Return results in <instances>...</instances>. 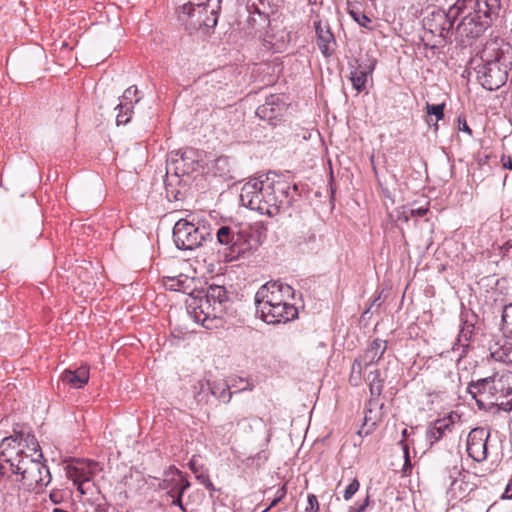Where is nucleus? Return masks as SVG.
<instances>
[{"label": "nucleus", "mask_w": 512, "mask_h": 512, "mask_svg": "<svg viewBox=\"0 0 512 512\" xmlns=\"http://www.w3.org/2000/svg\"><path fill=\"white\" fill-rule=\"evenodd\" d=\"M211 238V233L205 227H198L186 219L178 220L173 228V240L178 249L193 250Z\"/></svg>", "instance_id": "obj_9"}, {"label": "nucleus", "mask_w": 512, "mask_h": 512, "mask_svg": "<svg viewBox=\"0 0 512 512\" xmlns=\"http://www.w3.org/2000/svg\"><path fill=\"white\" fill-rule=\"evenodd\" d=\"M500 0H468V8L456 27L462 42L478 38L498 17Z\"/></svg>", "instance_id": "obj_3"}, {"label": "nucleus", "mask_w": 512, "mask_h": 512, "mask_svg": "<svg viewBox=\"0 0 512 512\" xmlns=\"http://www.w3.org/2000/svg\"><path fill=\"white\" fill-rule=\"evenodd\" d=\"M468 391L474 398L477 395L486 396L485 400L493 404L512 395V372L503 371L491 377L479 379L476 383L469 385Z\"/></svg>", "instance_id": "obj_8"}, {"label": "nucleus", "mask_w": 512, "mask_h": 512, "mask_svg": "<svg viewBox=\"0 0 512 512\" xmlns=\"http://www.w3.org/2000/svg\"><path fill=\"white\" fill-rule=\"evenodd\" d=\"M355 21H357L361 26L366 27L367 23L370 22V19L366 15L361 14L359 18H355Z\"/></svg>", "instance_id": "obj_44"}, {"label": "nucleus", "mask_w": 512, "mask_h": 512, "mask_svg": "<svg viewBox=\"0 0 512 512\" xmlns=\"http://www.w3.org/2000/svg\"><path fill=\"white\" fill-rule=\"evenodd\" d=\"M490 48L484 50V64L477 70V79L483 88L493 91L503 86L508 77L504 52L492 48L495 55H488Z\"/></svg>", "instance_id": "obj_7"}, {"label": "nucleus", "mask_w": 512, "mask_h": 512, "mask_svg": "<svg viewBox=\"0 0 512 512\" xmlns=\"http://www.w3.org/2000/svg\"><path fill=\"white\" fill-rule=\"evenodd\" d=\"M386 348V341L375 339L371 342L364 353L358 357V359L364 364L365 367H367L377 363L382 358Z\"/></svg>", "instance_id": "obj_21"}, {"label": "nucleus", "mask_w": 512, "mask_h": 512, "mask_svg": "<svg viewBox=\"0 0 512 512\" xmlns=\"http://www.w3.org/2000/svg\"><path fill=\"white\" fill-rule=\"evenodd\" d=\"M285 110L286 106L281 97L270 95L266 98L265 103L256 109V115L271 125H275L276 121L281 119Z\"/></svg>", "instance_id": "obj_16"}, {"label": "nucleus", "mask_w": 512, "mask_h": 512, "mask_svg": "<svg viewBox=\"0 0 512 512\" xmlns=\"http://www.w3.org/2000/svg\"><path fill=\"white\" fill-rule=\"evenodd\" d=\"M490 433L487 429L478 427L472 429L467 437V453L476 462H482L487 458V442Z\"/></svg>", "instance_id": "obj_13"}, {"label": "nucleus", "mask_w": 512, "mask_h": 512, "mask_svg": "<svg viewBox=\"0 0 512 512\" xmlns=\"http://www.w3.org/2000/svg\"><path fill=\"white\" fill-rule=\"evenodd\" d=\"M98 464L95 461L77 462L76 465L67 466V476L77 486L81 494H85L84 483L90 481Z\"/></svg>", "instance_id": "obj_17"}, {"label": "nucleus", "mask_w": 512, "mask_h": 512, "mask_svg": "<svg viewBox=\"0 0 512 512\" xmlns=\"http://www.w3.org/2000/svg\"><path fill=\"white\" fill-rule=\"evenodd\" d=\"M375 68V61H370L368 64H358L353 71H351L350 80L353 88L357 92H362L366 88L368 74H371Z\"/></svg>", "instance_id": "obj_22"}, {"label": "nucleus", "mask_w": 512, "mask_h": 512, "mask_svg": "<svg viewBox=\"0 0 512 512\" xmlns=\"http://www.w3.org/2000/svg\"><path fill=\"white\" fill-rule=\"evenodd\" d=\"M138 92L137 86L132 85L119 98V104L115 108L118 111L116 116L117 125H125L130 121L134 104L140 101Z\"/></svg>", "instance_id": "obj_15"}, {"label": "nucleus", "mask_w": 512, "mask_h": 512, "mask_svg": "<svg viewBox=\"0 0 512 512\" xmlns=\"http://www.w3.org/2000/svg\"><path fill=\"white\" fill-rule=\"evenodd\" d=\"M49 497L55 505L61 504L65 500V494L61 490H52Z\"/></svg>", "instance_id": "obj_36"}, {"label": "nucleus", "mask_w": 512, "mask_h": 512, "mask_svg": "<svg viewBox=\"0 0 512 512\" xmlns=\"http://www.w3.org/2000/svg\"><path fill=\"white\" fill-rule=\"evenodd\" d=\"M25 446L21 436L5 437L0 443V460L9 464L11 468L17 460L27 454L24 451Z\"/></svg>", "instance_id": "obj_14"}, {"label": "nucleus", "mask_w": 512, "mask_h": 512, "mask_svg": "<svg viewBox=\"0 0 512 512\" xmlns=\"http://www.w3.org/2000/svg\"><path fill=\"white\" fill-rule=\"evenodd\" d=\"M360 483L357 478H354L351 483L346 487L343 497L346 501L350 500L355 493L359 490Z\"/></svg>", "instance_id": "obj_33"}, {"label": "nucleus", "mask_w": 512, "mask_h": 512, "mask_svg": "<svg viewBox=\"0 0 512 512\" xmlns=\"http://www.w3.org/2000/svg\"><path fill=\"white\" fill-rule=\"evenodd\" d=\"M286 493H287L286 486L283 485L277 489V491L275 493V497L279 498V500H282L285 497Z\"/></svg>", "instance_id": "obj_43"}, {"label": "nucleus", "mask_w": 512, "mask_h": 512, "mask_svg": "<svg viewBox=\"0 0 512 512\" xmlns=\"http://www.w3.org/2000/svg\"><path fill=\"white\" fill-rule=\"evenodd\" d=\"M34 455L22 456L10 468L15 475H19L22 485L32 491H42L50 482L51 474L48 467L40 460L42 453L37 448H32Z\"/></svg>", "instance_id": "obj_4"}, {"label": "nucleus", "mask_w": 512, "mask_h": 512, "mask_svg": "<svg viewBox=\"0 0 512 512\" xmlns=\"http://www.w3.org/2000/svg\"><path fill=\"white\" fill-rule=\"evenodd\" d=\"M164 286L171 291L191 294L194 291V278L185 274L163 277Z\"/></svg>", "instance_id": "obj_19"}, {"label": "nucleus", "mask_w": 512, "mask_h": 512, "mask_svg": "<svg viewBox=\"0 0 512 512\" xmlns=\"http://www.w3.org/2000/svg\"><path fill=\"white\" fill-rule=\"evenodd\" d=\"M215 163L218 168H224L225 166L228 165L229 160L227 157H219L216 159Z\"/></svg>", "instance_id": "obj_42"}, {"label": "nucleus", "mask_w": 512, "mask_h": 512, "mask_svg": "<svg viewBox=\"0 0 512 512\" xmlns=\"http://www.w3.org/2000/svg\"><path fill=\"white\" fill-rule=\"evenodd\" d=\"M504 363L512 364V340L510 342V348H509V351H508V356L504 357Z\"/></svg>", "instance_id": "obj_46"}, {"label": "nucleus", "mask_w": 512, "mask_h": 512, "mask_svg": "<svg viewBox=\"0 0 512 512\" xmlns=\"http://www.w3.org/2000/svg\"><path fill=\"white\" fill-rule=\"evenodd\" d=\"M317 36V45L325 57H330L334 52L335 38L327 23L321 20L314 22Z\"/></svg>", "instance_id": "obj_18"}, {"label": "nucleus", "mask_w": 512, "mask_h": 512, "mask_svg": "<svg viewBox=\"0 0 512 512\" xmlns=\"http://www.w3.org/2000/svg\"><path fill=\"white\" fill-rule=\"evenodd\" d=\"M185 157H186V153H183L182 156H181V160L185 161Z\"/></svg>", "instance_id": "obj_52"}, {"label": "nucleus", "mask_w": 512, "mask_h": 512, "mask_svg": "<svg viewBox=\"0 0 512 512\" xmlns=\"http://www.w3.org/2000/svg\"><path fill=\"white\" fill-rule=\"evenodd\" d=\"M159 486L168 490V495L173 498L172 505L178 506L183 512H186L182 504V495L190 487V483L179 470L171 469Z\"/></svg>", "instance_id": "obj_12"}, {"label": "nucleus", "mask_w": 512, "mask_h": 512, "mask_svg": "<svg viewBox=\"0 0 512 512\" xmlns=\"http://www.w3.org/2000/svg\"><path fill=\"white\" fill-rule=\"evenodd\" d=\"M445 21L446 20H445V12L444 11L432 12L430 16H428L424 19V27L430 33L445 38V29L446 28L440 27V24Z\"/></svg>", "instance_id": "obj_25"}, {"label": "nucleus", "mask_w": 512, "mask_h": 512, "mask_svg": "<svg viewBox=\"0 0 512 512\" xmlns=\"http://www.w3.org/2000/svg\"><path fill=\"white\" fill-rule=\"evenodd\" d=\"M351 15L355 19V18H359L361 14H357L355 12H351Z\"/></svg>", "instance_id": "obj_51"}, {"label": "nucleus", "mask_w": 512, "mask_h": 512, "mask_svg": "<svg viewBox=\"0 0 512 512\" xmlns=\"http://www.w3.org/2000/svg\"><path fill=\"white\" fill-rule=\"evenodd\" d=\"M502 168L512 170V157L508 155H502L500 158Z\"/></svg>", "instance_id": "obj_41"}, {"label": "nucleus", "mask_w": 512, "mask_h": 512, "mask_svg": "<svg viewBox=\"0 0 512 512\" xmlns=\"http://www.w3.org/2000/svg\"><path fill=\"white\" fill-rule=\"evenodd\" d=\"M308 505L305 509L306 512H318L319 503L317 497L314 494H309L307 497Z\"/></svg>", "instance_id": "obj_35"}, {"label": "nucleus", "mask_w": 512, "mask_h": 512, "mask_svg": "<svg viewBox=\"0 0 512 512\" xmlns=\"http://www.w3.org/2000/svg\"><path fill=\"white\" fill-rule=\"evenodd\" d=\"M293 298L294 289L290 285L279 281H269L262 285L256 292L255 303H291Z\"/></svg>", "instance_id": "obj_11"}, {"label": "nucleus", "mask_w": 512, "mask_h": 512, "mask_svg": "<svg viewBox=\"0 0 512 512\" xmlns=\"http://www.w3.org/2000/svg\"><path fill=\"white\" fill-rule=\"evenodd\" d=\"M201 388H204V386H208V388L211 390V393L214 396H217L219 399H222L225 403H229L232 398V392L230 391V385L226 384L221 388V391L218 393V385L213 384L211 385L209 382H201L200 383Z\"/></svg>", "instance_id": "obj_29"}, {"label": "nucleus", "mask_w": 512, "mask_h": 512, "mask_svg": "<svg viewBox=\"0 0 512 512\" xmlns=\"http://www.w3.org/2000/svg\"><path fill=\"white\" fill-rule=\"evenodd\" d=\"M455 484H457V480H453L451 486H454Z\"/></svg>", "instance_id": "obj_53"}, {"label": "nucleus", "mask_w": 512, "mask_h": 512, "mask_svg": "<svg viewBox=\"0 0 512 512\" xmlns=\"http://www.w3.org/2000/svg\"><path fill=\"white\" fill-rule=\"evenodd\" d=\"M444 104H429L426 105V111L428 115H434L436 120L439 121L444 117Z\"/></svg>", "instance_id": "obj_32"}, {"label": "nucleus", "mask_w": 512, "mask_h": 512, "mask_svg": "<svg viewBox=\"0 0 512 512\" xmlns=\"http://www.w3.org/2000/svg\"><path fill=\"white\" fill-rule=\"evenodd\" d=\"M428 207H419V208H411L407 212H405V219L413 217H423L428 212Z\"/></svg>", "instance_id": "obj_34"}, {"label": "nucleus", "mask_w": 512, "mask_h": 512, "mask_svg": "<svg viewBox=\"0 0 512 512\" xmlns=\"http://www.w3.org/2000/svg\"><path fill=\"white\" fill-rule=\"evenodd\" d=\"M216 238L223 247L226 261L231 262L250 253L257 246V241L252 237L248 229H241L237 224L221 225Z\"/></svg>", "instance_id": "obj_5"}, {"label": "nucleus", "mask_w": 512, "mask_h": 512, "mask_svg": "<svg viewBox=\"0 0 512 512\" xmlns=\"http://www.w3.org/2000/svg\"><path fill=\"white\" fill-rule=\"evenodd\" d=\"M502 329L504 335L512 339V303L504 306L502 312Z\"/></svg>", "instance_id": "obj_30"}, {"label": "nucleus", "mask_w": 512, "mask_h": 512, "mask_svg": "<svg viewBox=\"0 0 512 512\" xmlns=\"http://www.w3.org/2000/svg\"><path fill=\"white\" fill-rule=\"evenodd\" d=\"M255 305L256 313L268 324L286 323L298 316V310L293 303L263 302Z\"/></svg>", "instance_id": "obj_10"}, {"label": "nucleus", "mask_w": 512, "mask_h": 512, "mask_svg": "<svg viewBox=\"0 0 512 512\" xmlns=\"http://www.w3.org/2000/svg\"><path fill=\"white\" fill-rule=\"evenodd\" d=\"M222 0H197L181 7L179 18L189 29L213 28L218 21Z\"/></svg>", "instance_id": "obj_6"}, {"label": "nucleus", "mask_w": 512, "mask_h": 512, "mask_svg": "<svg viewBox=\"0 0 512 512\" xmlns=\"http://www.w3.org/2000/svg\"><path fill=\"white\" fill-rule=\"evenodd\" d=\"M407 429H404L402 431V436H403V439L399 442V444L402 446L403 448V451H404V456H405V461H406V464L409 463V452H408V446L407 444H405L404 440L407 436Z\"/></svg>", "instance_id": "obj_39"}, {"label": "nucleus", "mask_w": 512, "mask_h": 512, "mask_svg": "<svg viewBox=\"0 0 512 512\" xmlns=\"http://www.w3.org/2000/svg\"><path fill=\"white\" fill-rule=\"evenodd\" d=\"M6 474V467L4 464L0 463V480L5 476Z\"/></svg>", "instance_id": "obj_48"}, {"label": "nucleus", "mask_w": 512, "mask_h": 512, "mask_svg": "<svg viewBox=\"0 0 512 512\" xmlns=\"http://www.w3.org/2000/svg\"><path fill=\"white\" fill-rule=\"evenodd\" d=\"M228 302L229 295L224 286L210 285L204 298H191L187 311L196 323L206 329H216L221 325Z\"/></svg>", "instance_id": "obj_2"}, {"label": "nucleus", "mask_w": 512, "mask_h": 512, "mask_svg": "<svg viewBox=\"0 0 512 512\" xmlns=\"http://www.w3.org/2000/svg\"><path fill=\"white\" fill-rule=\"evenodd\" d=\"M196 478L197 480L202 484L204 485L208 490L210 491H213L214 490V485L213 483L211 482V480L209 479V476L207 474H204V473H199L196 475Z\"/></svg>", "instance_id": "obj_37"}, {"label": "nucleus", "mask_w": 512, "mask_h": 512, "mask_svg": "<svg viewBox=\"0 0 512 512\" xmlns=\"http://www.w3.org/2000/svg\"><path fill=\"white\" fill-rule=\"evenodd\" d=\"M366 368L364 364L356 358L352 364L351 375H350V383L354 386H358L362 379V370Z\"/></svg>", "instance_id": "obj_31"}, {"label": "nucleus", "mask_w": 512, "mask_h": 512, "mask_svg": "<svg viewBox=\"0 0 512 512\" xmlns=\"http://www.w3.org/2000/svg\"><path fill=\"white\" fill-rule=\"evenodd\" d=\"M369 389L372 397H379L383 390V381L380 379L378 370L371 371L368 374Z\"/></svg>", "instance_id": "obj_28"}, {"label": "nucleus", "mask_w": 512, "mask_h": 512, "mask_svg": "<svg viewBox=\"0 0 512 512\" xmlns=\"http://www.w3.org/2000/svg\"><path fill=\"white\" fill-rule=\"evenodd\" d=\"M369 501V496H366L362 504H359L358 506H350L349 512H364L369 505Z\"/></svg>", "instance_id": "obj_38"}, {"label": "nucleus", "mask_w": 512, "mask_h": 512, "mask_svg": "<svg viewBox=\"0 0 512 512\" xmlns=\"http://www.w3.org/2000/svg\"><path fill=\"white\" fill-rule=\"evenodd\" d=\"M280 501L281 500H279V498L275 497L268 507H270V509H271L272 507L276 506Z\"/></svg>", "instance_id": "obj_50"}, {"label": "nucleus", "mask_w": 512, "mask_h": 512, "mask_svg": "<svg viewBox=\"0 0 512 512\" xmlns=\"http://www.w3.org/2000/svg\"><path fill=\"white\" fill-rule=\"evenodd\" d=\"M473 329V325L464 324L460 330L456 343L452 347L453 351L461 347L462 350L459 354V359H461L466 354L468 343L472 337Z\"/></svg>", "instance_id": "obj_26"}, {"label": "nucleus", "mask_w": 512, "mask_h": 512, "mask_svg": "<svg viewBox=\"0 0 512 512\" xmlns=\"http://www.w3.org/2000/svg\"><path fill=\"white\" fill-rule=\"evenodd\" d=\"M458 128L460 131H464V132L468 133L469 135H472V130L468 126L465 118L458 117Z\"/></svg>", "instance_id": "obj_40"}, {"label": "nucleus", "mask_w": 512, "mask_h": 512, "mask_svg": "<svg viewBox=\"0 0 512 512\" xmlns=\"http://www.w3.org/2000/svg\"><path fill=\"white\" fill-rule=\"evenodd\" d=\"M468 8V0H457L445 13V22L440 24V27L445 29V36L452 29L455 20L461 16Z\"/></svg>", "instance_id": "obj_24"}, {"label": "nucleus", "mask_w": 512, "mask_h": 512, "mask_svg": "<svg viewBox=\"0 0 512 512\" xmlns=\"http://www.w3.org/2000/svg\"><path fill=\"white\" fill-rule=\"evenodd\" d=\"M61 379L72 388H81L87 384L89 380V369L85 366H81L76 370H65L61 375Z\"/></svg>", "instance_id": "obj_23"}, {"label": "nucleus", "mask_w": 512, "mask_h": 512, "mask_svg": "<svg viewBox=\"0 0 512 512\" xmlns=\"http://www.w3.org/2000/svg\"><path fill=\"white\" fill-rule=\"evenodd\" d=\"M453 426V421L450 417H444L432 422L426 430V439L433 445L444 437L446 432H450Z\"/></svg>", "instance_id": "obj_20"}, {"label": "nucleus", "mask_w": 512, "mask_h": 512, "mask_svg": "<svg viewBox=\"0 0 512 512\" xmlns=\"http://www.w3.org/2000/svg\"><path fill=\"white\" fill-rule=\"evenodd\" d=\"M270 510V507H267L266 509H264L262 512H268Z\"/></svg>", "instance_id": "obj_54"}, {"label": "nucleus", "mask_w": 512, "mask_h": 512, "mask_svg": "<svg viewBox=\"0 0 512 512\" xmlns=\"http://www.w3.org/2000/svg\"><path fill=\"white\" fill-rule=\"evenodd\" d=\"M503 498H508V499L512 498V481H510L507 484L505 491L503 493Z\"/></svg>", "instance_id": "obj_45"}, {"label": "nucleus", "mask_w": 512, "mask_h": 512, "mask_svg": "<svg viewBox=\"0 0 512 512\" xmlns=\"http://www.w3.org/2000/svg\"><path fill=\"white\" fill-rule=\"evenodd\" d=\"M290 183L276 173H268L249 179L241 188L240 201L251 210L269 217L276 216L287 210L292 204Z\"/></svg>", "instance_id": "obj_1"}, {"label": "nucleus", "mask_w": 512, "mask_h": 512, "mask_svg": "<svg viewBox=\"0 0 512 512\" xmlns=\"http://www.w3.org/2000/svg\"><path fill=\"white\" fill-rule=\"evenodd\" d=\"M252 389H253V385L247 382L246 386L241 387V388L239 389V391L252 390Z\"/></svg>", "instance_id": "obj_49"}, {"label": "nucleus", "mask_w": 512, "mask_h": 512, "mask_svg": "<svg viewBox=\"0 0 512 512\" xmlns=\"http://www.w3.org/2000/svg\"><path fill=\"white\" fill-rule=\"evenodd\" d=\"M196 465H197V461H196L195 456H194L190 460L189 466H190V469L197 475L198 474V469H197Z\"/></svg>", "instance_id": "obj_47"}, {"label": "nucleus", "mask_w": 512, "mask_h": 512, "mask_svg": "<svg viewBox=\"0 0 512 512\" xmlns=\"http://www.w3.org/2000/svg\"><path fill=\"white\" fill-rule=\"evenodd\" d=\"M511 340L507 338L502 344L496 343L490 347V355L495 361L504 363V357L508 356Z\"/></svg>", "instance_id": "obj_27"}]
</instances>
